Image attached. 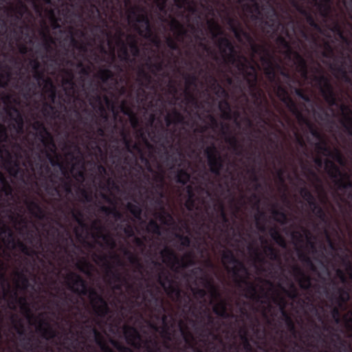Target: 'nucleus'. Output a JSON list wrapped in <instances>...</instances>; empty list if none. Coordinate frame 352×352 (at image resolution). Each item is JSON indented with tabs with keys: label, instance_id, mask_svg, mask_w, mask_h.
<instances>
[{
	"label": "nucleus",
	"instance_id": "1",
	"mask_svg": "<svg viewBox=\"0 0 352 352\" xmlns=\"http://www.w3.org/2000/svg\"><path fill=\"white\" fill-rule=\"evenodd\" d=\"M105 276L109 278L107 283L109 285L124 283L128 291L131 292L129 296L121 292L124 300L116 298V310L110 308L107 300L102 294L95 289L89 287L86 280L78 274L69 272L65 277L68 289L79 297L87 296L89 300V306L79 303L86 314L85 320H77L79 330H98L94 324L100 322L108 324V330H145V328H148V330L152 329L154 318L147 313V309L144 306L146 302L143 299L148 296L147 291L153 289L148 288L140 292L129 283L126 277L118 270H113L109 263L106 265Z\"/></svg>",
	"mask_w": 352,
	"mask_h": 352
},
{
	"label": "nucleus",
	"instance_id": "2",
	"mask_svg": "<svg viewBox=\"0 0 352 352\" xmlns=\"http://www.w3.org/2000/svg\"><path fill=\"white\" fill-rule=\"evenodd\" d=\"M157 283L175 305L161 296L157 287L147 291L148 296L143 300L147 313L154 318L151 330H190L186 327L187 323H198L204 327L193 330H220L214 327L216 319L206 300V289L191 287L196 299L193 300L168 272L158 274Z\"/></svg>",
	"mask_w": 352,
	"mask_h": 352
},
{
	"label": "nucleus",
	"instance_id": "3",
	"mask_svg": "<svg viewBox=\"0 0 352 352\" xmlns=\"http://www.w3.org/2000/svg\"><path fill=\"white\" fill-rule=\"evenodd\" d=\"M19 292L11 290L7 283L0 295V319L10 326L7 330H73L77 320L85 318L78 298L65 292L60 296H41L43 310L34 311L27 296H19Z\"/></svg>",
	"mask_w": 352,
	"mask_h": 352
},
{
	"label": "nucleus",
	"instance_id": "4",
	"mask_svg": "<svg viewBox=\"0 0 352 352\" xmlns=\"http://www.w3.org/2000/svg\"><path fill=\"white\" fill-rule=\"evenodd\" d=\"M336 292L331 293L327 287H324V292L329 300V302H325L322 304H316L310 295H306L302 297L300 294L292 303H296L297 314H303L305 317L310 321L315 329L313 330H338L331 327L333 324H339L342 322H352V312H349L343 315L342 311L347 309V304L350 299L349 292L344 287H338L336 283H333ZM259 293L263 295V300L270 302L272 305L276 306L273 299L276 296H281L280 294L272 297V302L268 299L267 294L265 292L263 286H259ZM283 297V296H282ZM283 298L287 300L284 296ZM287 305H288V301ZM292 318L294 329L295 327L294 315L292 312L285 309ZM301 330H305L302 329ZM309 330H311L310 329ZM345 330H352V327L346 328Z\"/></svg>",
	"mask_w": 352,
	"mask_h": 352
},
{
	"label": "nucleus",
	"instance_id": "5",
	"mask_svg": "<svg viewBox=\"0 0 352 352\" xmlns=\"http://www.w3.org/2000/svg\"><path fill=\"white\" fill-rule=\"evenodd\" d=\"M209 305L212 306V314L219 320L229 323L224 330H295L292 325L284 322L282 317L267 320L261 312V303L254 306L245 300L236 302V311L234 312L232 303L223 298L218 286L210 289Z\"/></svg>",
	"mask_w": 352,
	"mask_h": 352
},
{
	"label": "nucleus",
	"instance_id": "6",
	"mask_svg": "<svg viewBox=\"0 0 352 352\" xmlns=\"http://www.w3.org/2000/svg\"><path fill=\"white\" fill-rule=\"evenodd\" d=\"M222 262L228 271L232 273L234 281L238 288L243 290V296L254 303H261V312L267 319L282 317L284 322L292 325L291 318L285 311L286 300L282 296L274 297L273 300L276 306L263 300V295L259 293L258 285L248 280L249 272L243 262L239 261L230 250L223 251Z\"/></svg>",
	"mask_w": 352,
	"mask_h": 352
},
{
	"label": "nucleus",
	"instance_id": "7",
	"mask_svg": "<svg viewBox=\"0 0 352 352\" xmlns=\"http://www.w3.org/2000/svg\"><path fill=\"white\" fill-rule=\"evenodd\" d=\"M217 45L224 62L235 65L239 73L243 75L248 85L250 95L254 99V104L260 107L261 105V98L265 97V95L258 86V73L256 67L250 63L245 57H242L243 61L237 58L235 46L228 37L219 38Z\"/></svg>",
	"mask_w": 352,
	"mask_h": 352
},
{
	"label": "nucleus",
	"instance_id": "8",
	"mask_svg": "<svg viewBox=\"0 0 352 352\" xmlns=\"http://www.w3.org/2000/svg\"><path fill=\"white\" fill-rule=\"evenodd\" d=\"M127 12L129 21L138 34L146 39L151 40L158 47L160 40L153 36L151 23L144 8L140 6H135L130 7Z\"/></svg>",
	"mask_w": 352,
	"mask_h": 352
},
{
	"label": "nucleus",
	"instance_id": "9",
	"mask_svg": "<svg viewBox=\"0 0 352 352\" xmlns=\"http://www.w3.org/2000/svg\"><path fill=\"white\" fill-rule=\"evenodd\" d=\"M11 11L14 12V14H11V16L14 19V21L10 23L12 29L10 32V44H13L14 41H19L23 33V31H30V28L29 25L23 22L21 25H18V22L20 21L25 14L28 11L26 5L21 1H19L18 6L16 8H11Z\"/></svg>",
	"mask_w": 352,
	"mask_h": 352
},
{
	"label": "nucleus",
	"instance_id": "10",
	"mask_svg": "<svg viewBox=\"0 0 352 352\" xmlns=\"http://www.w3.org/2000/svg\"><path fill=\"white\" fill-rule=\"evenodd\" d=\"M160 254L163 258V262L175 272H177L178 267L185 269L195 264L192 252L186 253L180 259L172 249L166 247L161 251Z\"/></svg>",
	"mask_w": 352,
	"mask_h": 352
},
{
	"label": "nucleus",
	"instance_id": "11",
	"mask_svg": "<svg viewBox=\"0 0 352 352\" xmlns=\"http://www.w3.org/2000/svg\"><path fill=\"white\" fill-rule=\"evenodd\" d=\"M263 10L266 18V20L263 21L264 25L267 28V30L265 31L266 34L270 36L276 35L279 30L282 28L285 36L289 38L290 32L286 28V25L281 21L280 14L275 8L270 6L267 8H263Z\"/></svg>",
	"mask_w": 352,
	"mask_h": 352
},
{
	"label": "nucleus",
	"instance_id": "12",
	"mask_svg": "<svg viewBox=\"0 0 352 352\" xmlns=\"http://www.w3.org/2000/svg\"><path fill=\"white\" fill-rule=\"evenodd\" d=\"M314 80L316 82L321 96L325 102L330 107H337L338 105V96L331 82L330 78L324 74H321L314 76Z\"/></svg>",
	"mask_w": 352,
	"mask_h": 352
},
{
	"label": "nucleus",
	"instance_id": "13",
	"mask_svg": "<svg viewBox=\"0 0 352 352\" xmlns=\"http://www.w3.org/2000/svg\"><path fill=\"white\" fill-rule=\"evenodd\" d=\"M204 154L207 157L210 172L217 176H219L224 167V161L216 146L212 144L207 146L204 151Z\"/></svg>",
	"mask_w": 352,
	"mask_h": 352
},
{
	"label": "nucleus",
	"instance_id": "14",
	"mask_svg": "<svg viewBox=\"0 0 352 352\" xmlns=\"http://www.w3.org/2000/svg\"><path fill=\"white\" fill-rule=\"evenodd\" d=\"M33 130L36 131V137L43 144L45 148L54 151L56 145L51 133L46 128L45 124L41 120H35L32 124Z\"/></svg>",
	"mask_w": 352,
	"mask_h": 352
},
{
	"label": "nucleus",
	"instance_id": "15",
	"mask_svg": "<svg viewBox=\"0 0 352 352\" xmlns=\"http://www.w3.org/2000/svg\"><path fill=\"white\" fill-rule=\"evenodd\" d=\"M4 147V152L3 154L5 155L4 161L8 172L14 177H17L19 175L23 177L24 170L20 167V162L19 160L21 157L20 153H16V158L14 159L12 152L9 150L8 146Z\"/></svg>",
	"mask_w": 352,
	"mask_h": 352
},
{
	"label": "nucleus",
	"instance_id": "16",
	"mask_svg": "<svg viewBox=\"0 0 352 352\" xmlns=\"http://www.w3.org/2000/svg\"><path fill=\"white\" fill-rule=\"evenodd\" d=\"M112 333H123L126 338L127 342L135 348H139L140 346V341L141 340L140 333H147L148 331H109ZM164 336H170L172 331H157ZM176 331H173V333H175ZM182 333L183 336H188L190 334L192 331H179ZM195 333H198L199 331H195ZM201 333H213L214 331H200Z\"/></svg>",
	"mask_w": 352,
	"mask_h": 352
},
{
	"label": "nucleus",
	"instance_id": "17",
	"mask_svg": "<svg viewBox=\"0 0 352 352\" xmlns=\"http://www.w3.org/2000/svg\"><path fill=\"white\" fill-rule=\"evenodd\" d=\"M97 3L90 2L87 8L88 16L90 19L96 18H101V10L104 12L106 11L113 10L114 8L113 0H97Z\"/></svg>",
	"mask_w": 352,
	"mask_h": 352
},
{
	"label": "nucleus",
	"instance_id": "18",
	"mask_svg": "<svg viewBox=\"0 0 352 352\" xmlns=\"http://www.w3.org/2000/svg\"><path fill=\"white\" fill-rule=\"evenodd\" d=\"M326 168L329 176L333 179L335 185L340 190H345V179L344 173L340 170V168L332 161H326Z\"/></svg>",
	"mask_w": 352,
	"mask_h": 352
},
{
	"label": "nucleus",
	"instance_id": "19",
	"mask_svg": "<svg viewBox=\"0 0 352 352\" xmlns=\"http://www.w3.org/2000/svg\"><path fill=\"white\" fill-rule=\"evenodd\" d=\"M0 34L6 36V39L8 41L10 47H13L14 45L16 43L19 47V52L22 54H26L28 52V47L25 44L21 43V41L23 39V37H25L24 41L28 39L30 43L32 42L29 31H23V33L21 34V39L19 41H14V43L12 45L10 44V38L9 37L10 33H8V27L7 25V21L3 19H0Z\"/></svg>",
	"mask_w": 352,
	"mask_h": 352
},
{
	"label": "nucleus",
	"instance_id": "20",
	"mask_svg": "<svg viewBox=\"0 0 352 352\" xmlns=\"http://www.w3.org/2000/svg\"><path fill=\"white\" fill-rule=\"evenodd\" d=\"M228 24L230 27V30L234 33L235 38L238 41L242 43L243 38L248 43V44L252 43L254 39L251 34L245 31L239 23L233 19L229 18L228 20Z\"/></svg>",
	"mask_w": 352,
	"mask_h": 352
},
{
	"label": "nucleus",
	"instance_id": "21",
	"mask_svg": "<svg viewBox=\"0 0 352 352\" xmlns=\"http://www.w3.org/2000/svg\"><path fill=\"white\" fill-rule=\"evenodd\" d=\"M92 93L93 94L87 95L89 104L93 109H98L100 113H104L105 108L103 105V101L109 106L111 104L110 100L107 96H102L101 94L99 93L98 87L93 88Z\"/></svg>",
	"mask_w": 352,
	"mask_h": 352
},
{
	"label": "nucleus",
	"instance_id": "22",
	"mask_svg": "<svg viewBox=\"0 0 352 352\" xmlns=\"http://www.w3.org/2000/svg\"><path fill=\"white\" fill-rule=\"evenodd\" d=\"M179 155L182 156V157L180 159L178 168L175 171V182L177 184L185 186L190 182L191 177L187 167L189 166V162L184 158L182 152H179Z\"/></svg>",
	"mask_w": 352,
	"mask_h": 352
},
{
	"label": "nucleus",
	"instance_id": "23",
	"mask_svg": "<svg viewBox=\"0 0 352 352\" xmlns=\"http://www.w3.org/2000/svg\"><path fill=\"white\" fill-rule=\"evenodd\" d=\"M292 6L303 16H305L307 23L313 28L315 30L322 33V28L320 23H318L313 14L305 9L301 4H300L296 0L290 1Z\"/></svg>",
	"mask_w": 352,
	"mask_h": 352
},
{
	"label": "nucleus",
	"instance_id": "24",
	"mask_svg": "<svg viewBox=\"0 0 352 352\" xmlns=\"http://www.w3.org/2000/svg\"><path fill=\"white\" fill-rule=\"evenodd\" d=\"M6 111L10 118L14 122V124H12L13 129L17 133H23L24 129V119L19 109L14 106H8Z\"/></svg>",
	"mask_w": 352,
	"mask_h": 352
},
{
	"label": "nucleus",
	"instance_id": "25",
	"mask_svg": "<svg viewBox=\"0 0 352 352\" xmlns=\"http://www.w3.org/2000/svg\"><path fill=\"white\" fill-rule=\"evenodd\" d=\"M292 272L302 289L309 291L312 287H319L318 285H312L310 276L306 274L299 266H293Z\"/></svg>",
	"mask_w": 352,
	"mask_h": 352
},
{
	"label": "nucleus",
	"instance_id": "26",
	"mask_svg": "<svg viewBox=\"0 0 352 352\" xmlns=\"http://www.w3.org/2000/svg\"><path fill=\"white\" fill-rule=\"evenodd\" d=\"M6 248L9 250L18 249L21 252L28 256H37V252L32 248L26 245L24 242L15 237V235L10 239Z\"/></svg>",
	"mask_w": 352,
	"mask_h": 352
},
{
	"label": "nucleus",
	"instance_id": "27",
	"mask_svg": "<svg viewBox=\"0 0 352 352\" xmlns=\"http://www.w3.org/2000/svg\"><path fill=\"white\" fill-rule=\"evenodd\" d=\"M35 333H43L44 336H56L59 333H62V336L66 335V333H82L85 331H34ZM88 333H93L97 340L98 344L100 346L101 349L104 352H112L111 349L100 338L102 337V333H104L105 334H107V333L108 331H87Z\"/></svg>",
	"mask_w": 352,
	"mask_h": 352
},
{
	"label": "nucleus",
	"instance_id": "28",
	"mask_svg": "<svg viewBox=\"0 0 352 352\" xmlns=\"http://www.w3.org/2000/svg\"><path fill=\"white\" fill-rule=\"evenodd\" d=\"M14 275L16 279L14 280L15 289L14 290L26 293L29 289H34V285L30 283L28 277L23 270L16 271Z\"/></svg>",
	"mask_w": 352,
	"mask_h": 352
},
{
	"label": "nucleus",
	"instance_id": "29",
	"mask_svg": "<svg viewBox=\"0 0 352 352\" xmlns=\"http://www.w3.org/2000/svg\"><path fill=\"white\" fill-rule=\"evenodd\" d=\"M330 68L339 74L343 81L352 85V78L349 75L346 63L343 56L340 57V60H335V63L330 65Z\"/></svg>",
	"mask_w": 352,
	"mask_h": 352
},
{
	"label": "nucleus",
	"instance_id": "30",
	"mask_svg": "<svg viewBox=\"0 0 352 352\" xmlns=\"http://www.w3.org/2000/svg\"><path fill=\"white\" fill-rule=\"evenodd\" d=\"M315 3L320 15L322 17L324 22L332 18V0H311Z\"/></svg>",
	"mask_w": 352,
	"mask_h": 352
},
{
	"label": "nucleus",
	"instance_id": "31",
	"mask_svg": "<svg viewBox=\"0 0 352 352\" xmlns=\"http://www.w3.org/2000/svg\"><path fill=\"white\" fill-rule=\"evenodd\" d=\"M261 61L263 64L266 65L264 69V73L267 80L272 82L275 83L278 81L276 76V68H280L278 64H274L271 57H262Z\"/></svg>",
	"mask_w": 352,
	"mask_h": 352
},
{
	"label": "nucleus",
	"instance_id": "32",
	"mask_svg": "<svg viewBox=\"0 0 352 352\" xmlns=\"http://www.w3.org/2000/svg\"><path fill=\"white\" fill-rule=\"evenodd\" d=\"M63 72L67 76V78L63 79V84L65 85L64 88L66 96L69 98V101L75 96L76 94V84L74 80L73 72L67 69H64Z\"/></svg>",
	"mask_w": 352,
	"mask_h": 352
},
{
	"label": "nucleus",
	"instance_id": "33",
	"mask_svg": "<svg viewBox=\"0 0 352 352\" xmlns=\"http://www.w3.org/2000/svg\"><path fill=\"white\" fill-rule=\"evenodd\" d=\"M151 184L155 193L158 195V197L155 199V203L161 205L162 204V198L164 196V189L165 183L163 175L156 173L153 177V182Z\"/></svg>",
	"mask_w": 352,
	"mask_h": 352
},
{
	"label": "nucleus",
	"instance_id": "34",
	"mask_svg": "<svg viewBox=\"0 0 352 352\" xmlns=\"http://www.w3.org/2000/svg\"><path fill=\"white\" fill-rule=\"evenodd\" d=\"M197 81V77L196 75H195V74L188 75L186 78V90L184 91V94H185L184 100H185L186 104H192L195 105V107H197V100L193 94L191 93L188 90V88L190 86H192V85L196 86Z\"/></svg>",
	"mask_w": 352,
	"mask_h": 352
},
{
	"label": "nucleus",
	"instance_id": "35",
	"mask_svg": "<svg viewBox=\"0 0 352 352\" xmlns=\"http://www.w3.org/2000/svg\"><path fill=\"white\" fill-rule=\"evenodd\" d=\"M123 35L124 33L121 30H119L118 34L116 36L117 45L120 47L118 57L122 61L129 63L131 62L132 60L130 58L127 43L122 38Z\"/></svg>",
	"mask_w": 352,
	"mask_h": 352
},
{
	"label": "nucleus",
	"instance_id": "36",
	"mask_svg": "<svg viewBox=\"0 0 352 352\" xmlns=\"http://www.w3.org/2000/svg\"><path fill=\"white\" fill-rule=\"evenodd\" d=\"M25 204L26 205L29 212L33 217L38 219H43L45 218V210L37 201L26 199Z\"/></svg>",
	"mask_w": 352,
	"mask_h": 352
},
{
	"label": "nucleus",
	"instance_id": "37",
	"mask_svg": "<svg viewBox=\"0 0 352 352\" xmlns=\"http://www.w3.org/2000/svg\"><path fill=\"white\" fill-rule=\"evenodd\" d=\"M331 21L332 23L331 24L327 25V28L336 34L344 43L349 45L351 41L350 40L345 36L342 26L339 23V21L333 18L332 16L331 19L327 20Z\"/></svg>",
	"mask_w": 352,
	"mask_h": 352
},
{
	"label": "nucleus",
	"instance_id": "38",
	"mask_svg": "<svg viewBox=\"0 0 352 352\" xmlns=\"http://www.w3.org/2000/svg\"><path fill=\"white\" fill-rule=\"evenodd\" d=\"M341 109L343 112V119L340 121V123L345 131L352 136V111L344 104L341 106Z\"/></svg>",
	"mask_w": 352,
	"mask_h": 352
},
{
	"label": "nucleus",
	"instance_id": "39",
	"mask_svg": "<svg viewBox=\"0 0 352 352\" xmlns=\"http://www.w3.org/2000/svg\"><path fill=\"white\" fill-rule=\"evenodd\" d=\"M14 199V189L10 182L1 185L0 188V200L3 206L10 204Z\"/></svg>",
	"mask_w": 352,
	"mask_h": 352
},
{
	"label": "nucleus",
	"instance_id": "40",
	"mask_svg": "<svg viewBox=\"0 0 352 352\" xmlns=\"http://www.w3.org/2000/svg\"><path fill=\"white\" fill-rule=\"evenodd\" d=\"M137 81L140 84V87L137 90V96L138 98L142 97L141 100H145L146 96V91L142 88L144 87L146 88H150L151 85L153 82L152 76L147 72L142 79H137Z\"/></svg>",
	"mask_w": 352,
	"mask_h": 352
},
{
	"label": "nucleus",
	"instance_id": "41",
	"mask_svg": "<svg viewBox=\"0 0 352 352\" xmlns=\"http://www.w3.org/2000/svg\"><path fill=\"white\" fill-rule=\"evenodd\" d=\"M120 111L123 114L129 117L131 124L133 129H136L140 125V120L137 116L134 113L131 107L126 104L125 100L122 102L120 105Z\"/></svg>",
	"mask_w": 352,
	"mask_h": 352
},
{
	"label": "nucleus",
	"instance_id": "42",
	"mask_svg": "<svg viewBox=\"0 0 352 352\" xmlns=\"http://www.w3.org/2000/svg\"><path fill=\"white\" fill-rule=\"evenodd\" d=\"M165 122L168 127L172 124H186L184 115L176 109H174L171 114H168L165 117Z\"/></svg>",
	"mask_w": 352,
	"mask_h": 352
},
{
	"label": "nucleus",
	"instance_id": "43",
	"mask_svg": "<svg viewBox=\"0 0 352 352\" xmlns=\"http://www.w3.org/2000/svg\"><path fill=\"white\" fill-rule=\"evenodd\" d=\"M292 55L294 58L295 64L298 70L301 73L303 77H307L308 74V67L306 60L298 52H294Z\"/></svg>",
	"mask_w": 352,
	"mask_h": 352
},
{
	"label": "nucleus",
	"instance_id": "44",
	"mask_svg": "<svg viewBox=\"0 0 352 352\" xmlns=\"http://www.w3.org/2000/svg\"><path fill=\"white\" fill-rule=\"evenodd\" d=\"M127 46L129 47L131 55L136 58L140 55V47L138 44V41L135 35L129 34L126 37Z\"/></svg>",
	"mask_w": 352,
	"mask_h": 352
},
{
	"label": "nucleus",
	"instance_id": "45",
	"mask_svg": "<svg viewBox=\"0 0 352 352\" xmlns=\"http://www.w3.org/2000/svg\"><path fill=\"white\" fill-rule=\"evenodd\" d=\"M276 44L283 50H285V55L287 58H290L292 54L294 52L286 38V37L282 35H278L276 38Z\"/></svg>",
	"mask_w": 352,
	"mask_h": 352
},
{
	"label": "nucleus",
	"instance_id": "46",
	"mask_svg": "<svg viewBox=\"0 0 352 352\" xmlns=\"http://www.w3.org/2000/svg\"><path fill=\"white\" fill-rule=\"evenodd\" d=\"M282 102L285 104V105L291 112L296 115L297 118L299 120H305V118L299 111L296 102L289 96L288 97H286L285 99Z\"/></svg>",
	"mask_w": 352,
	"mask_h": 352
},
{
	"label": "nucleus",
	"instance_id": "47",
	"mask_svg": "<svg viewBox=\"0 0 352 352\" xmlns=\"http://www.w3.org/2000/svg\"><path fill=\"white\" fill-rule=\"evenodd\" d=\"M97 77L100 80L102 83L104 85H107L111 80H115L114 73L108 68L100 69L98 72Z\"/></svg>",
	"mask_w": 352,
	"mask_h": 352
},
{
	"label": "nucleus",
	"instance_id": "48",
	"mask_svg": "<svg viewBox=\"0 0 352 352\" xmlns=\"http://www.w3.org/2000/svg\"><path fill=\"white\" fill-rule=\"evenodd\" d=\"M219 109L221 113V117L223 119H231V107L228 99H222L219 101Z\"/></svg>",
	"mask_w": 352,
	"mask_h": 352
},
{
	"label": "nucleus",
	"instance_id": "49",
	"mask_svg": "<svg viewBox=\"0 0 352 352\" xmlns=\"http://www.w3.org/2000/svg\"><path fill=\"white\" fill-rule=\"evenodd\" d=\"M171 29L177 34V38L181 41L186 34V30L184 29L183 25L177 19H173L170 22Z\"/></svg>",
	"mask_w": 352,
	"mask_h": 352
},
{
	"label": "nucleus",
	"instance_id": "50",
	"mask_svg": "<svg viewBox=\"0 0 352 352\" xmlns=\"http://www.w3.org/2000/svg\"><path fill=\"white\" fill-rule=\"evenodd\" d=\"M252 3H245L243 5L245 9L250 13L252 14V19L253 20L258 19V16L261 15L260 6L259 3L254 0L251 1Z\"/></svg>",
	"mask_w": 352,
	"mask_h": 352
},
{
	"label": "nucleus",
	"instance_id": "51",
	"mask_svg": "<svg viewBox=\"0 0 352 352\" xmlns=\"http://www.w3.org/2000/svg\"><path fill=\"white\" fill-rule=\"evenodd\" d=\"M41 113L45 118H54L57 111L51 102H45L41 108Z\"/></svg>",
	"mask_w": 352,
	"mask_h": 352
},
{
	"label": "nucleus",
	"instance_id": "52",
	"mask_svg": "<svg viewBox=\"0 0 352 352\" xmlns=\"http://www.w3.org/2000/svg\"><path fill=\"white\" fill-rule=\"evenodd\" d=\"M270 234L272 239L280 247H286V241L285 238L281 235L276 228H272L270 230Z\"/></svg>",
	"mask_w": 352,
	"mask_h": 352
},
{
	"label": "nucleus",
	"instance_id": "53",
	"mask_svg": "<svg viewBox=\"0 0 352 352\" xmlns=\"http://www.w3.org/2000/svg\"><path fill=\"white\" fill-rule=\"evenodd\" d=\"M100 231L102 230V227L96 228ZM98 238L102 239L105 245L110 249H114L116 247L115 239L109 234H102L101 232L96 236Z\"/></svg>",
	"mask_w": 352,
	"mask_h": 352
},
{
	"label": "nucleus",
	"instance_id": "54",
	"mask_svg": "<svg viewBox=\"0 0 352 352\" xmlns=\"http://www.w3.org/2000/svg\"><path fill=\"white\" fill-rule=\"evenodd\" d=\"M280 287L282 290V292L286 295L287 298H289L290 300H292V302L296 299L298 298V296L300 295V293L296 288V287L293 284L291 283L289 285V289H287L284 287L280 285Z\"/></svg>",
	"mask_w": 352,
	"mask_h": 352
},
{
	"label": "nucleus",
	"instance_id": "55",
	"mask_svg": "<svg viewBox=\"0 0 352 352\" xmlns=\"http://www.w3.org/2000/svg\"><path fill=\"white\" fill-rule=\"evenodd\" d=\"M7 235V237L3 238L2 241L5 246L8 243L10 239L14 236L13 230L6 224L2 223L0 226V235Z\"/></svg>",
	"mask_w": 352,
	"mask_h": 352
},
{
	"label": "nucleus",
	"instance_id": "56",
	"mask_svg": "<svg viewBox=\"0 0 352 352\" xmlns=\"http://www.w3.org/2000/svg\"><path fill=\"white\" fill-rule=\"evenodd\" d=\"M265 253L266 254V255L268 256V258L270 260H272L273 261H277L280 264L281 263L279 252L273 246L266 245L265 247Z\"/></svg>",
	"mask_w": 352,
	"mask_h": 352
},
{
	"label": "nucleus",
	"instance_id": "57",
	"mask_svg": "<svg viewBox=\"0 0 352 352\" xmlns=\"http://www.w3.org/2000/svg\"><path fill=\"white\" fill-rule=\"evenodd\" d=\"M312 212L321 221H324L327 215L324 210L318 204L317 201H315L311 206H309Z\"/></svg>",
	"mask_w": 352,
	"mask_h": 352
},
{
	"label": "nucleus",
	"instance_id": "58",
	"mask_svg": "<svg viewBox=\"0 0 352 352\" xmlns=\"http://www.w3.org/2000/svg\"><path fill=\"white\" fill-rule=\"evenodd\" d=\"M49 181L52 184V185L48 183H45V188L47 194L50 195H57L60 196L58 187L56 186V182L53 179L52 175L49 177Z\"/></svg>",
	"mask_w": 352,
	"mask_h": 352
},
{
	"label": "nucleus",
	"instance_id": "59",
	"mask_svg": "<svg viewBox=\"0 0 352 352\" xmlns=\"http://www.w3.org/2000/svg\"><path fill=\"white\" fill-rule=\"evenodd\" d=\"M174 2L179 9L185 8L186 6L187 10L192 14L197 11L196 7L191 5L190 0H174Z\"/></svg>",
	"mask_w": 352,
	"mask_h": 352
},
{
	"label": "nucleus",
	"instance_id": "60",
	"mask_svg": "<svg viewBox=\"0 0 352 352\" xmlns=\"http://www.w3.org/2000/svg\"><path fill=\"white\" fill-rule=\"evenodd\" d=\"M274 219L280 223V224L285 225L287 223L288 219L287 214L281 210L274 209L272 211Z\"/></svg>",
	"mask_w": 352,
	"mask_h": 352
},
{
	"label": "nucleus",
	"instance_id": "61",
	"mask_svg": "<svg viewBox=\"0 0 352 352\" xmlns=\"http://www.w3.org/2000/svg\"><path fill=\"white\" fill-rule=\"evenodd\" d=\"M300 194L301 197L307 202L309 206H311L312 204L316 201L314 195L307 187L301 188L300 190Z\"/></svg>",
	"mask_w": 352,
	"mask_h": 352
},
{
	"label": "nucleus",
	"instance_id": "62",
	"mask_svg": "<svg viewBox=\"0 0 352 352\" xmlns=\"http://www.w3.org/2000/svg\"><path fill=\"white\" fill-rule=\"evenodd\" d=\"M157 217L162 223L166 226H169L174 222L172 214L168 212H166L164 208L162 209V212L157 214Z\"/></svg>",
	"mask_w": 352,
	"mask_h": 352
},
{
	"label": "nucleus",
	"instance_id": "63",
	"mask_svg": "<svg viewBox=\"0 0 352 352\" xmlns=\"http://www.w3.org/2000/svg\"><path fill=\"white\" fill-rule=\"evenodd\" d=\"M127 210L136 219H140L142 215V208L136 204L129 202L126 204Z\"/></svg>",
	"mask_w": 352,
	"mask_h": 352
},
{
	"label": "nucleus",
	"instance_id": "64",
	"mask_svg": "<svg viewBox=\"0 0 352 352\" xmlns=\"http://www.w3.org/2000/svg\"><path fill=\"white\" fill-rule=\"evenodd\" d=\"M147 231L150 233L156 234V235H160L161 234V226L158 224V223L153 219H151L149 221L147 227H146Z\"/></svg>",
	"mask_w": 352,
	"mask_h": 352
}]
</instances>
